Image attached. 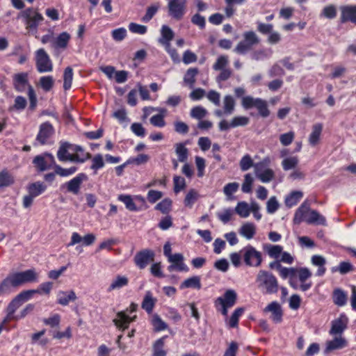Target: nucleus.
Returning a JSON list of instances; mask_svg holds the SVG:
<instances>
[{
	"label": "nucleus",
	"instance_id": "10",
	"mask_svg": "<svg viewBox=\"0 0 356 356\" xmlns=\"http://www.w3.org/2000/svg\"><path fill=\"white\" fill-rule=\"evenodd\" d=\"M35 64L40 73L49 72L53 70L52 62L44 49L35 51Z\"/></svg>",
	"mask_w": 356,
	"mask_h": 356
},
{
	"label": "nucleus",
	"instance_id": "53",
	"mask_svg": "<svg viewBox=\"0 0 356 356\" xmlns=\"http://www.w3.org/2000/svg\"><path fill=\"white\" fill-rule=\"evenodd\" d=\"M54 80L51 76H44L40 79L41 88L46 92L49 91L54 86Z\"/></svg>",
	"mask_w": 356,
	"mask_h": 356
},
{
	"label": "nucleus",
	"instance_id": "32",
	"mask_svg": "<svg viewBox=\"0 0 356 356\" xmlns=\"http://www.w3.org/2000/svg\"><path fill=\"white\" fill-rule=\"evenodd\" d=\"M202 287L200 277L199 276H193L185 280L181 284L180 289L193 288L200 289Z\"/></svg>",
	"mask_w": 356,
	"mask_h": 356
},
{
	"label": "nucleus",
	"instance_id": "40",
	"mask_svg": "<svg viewBox=\"0 0 356 356\" xmlns=\"http://www.w3.org/2000/svg\"><path fill=\"white\" fill-rule=\"evenodd\" d=\"M165 337L157 339L153 345V356H166V351L163 349Z\"/></svg>",
	"mask_w": 356,
	"mask_h": 356
},
{
	"label": "nucleus",
	"instance_id": "44",
	"mask_svg": "<svg viewBox=\"0 0 356 356\" xmlns=\"http://www.w3.org/2000/svg\"><path fill=\"white\" fill-rule=\"evenodd\" d=\"M105 163L103 156L101 154H95L92 158V164L90 169L94 171V174H97V171L104 167Z\"/></svg>",
	"mask_w": 356,
	"mask_h": 356
},
{
	"label": "nucleus",
	"instance_id": "64",
	"mask_svg": "<svg viewBox=\"0 0 356 356\" xmlns=\"http://www.w3.org/2000/svg\"><path fill=\"white\" fill-rule=\"evenodd\" d=\"M279 208V203L276 197L273 196L267 201L266 210L268 213H274Z\"/></svg>",
	"mask_w": 356,
	"mask_h": 356
},
{
	"label": "nucleus",
	"instance_id": "61",
	"mask_svg": "<svg viewBox=\"0 0 356 356\" xmlns=\"http://www.w3.org/2000/svg\"><path fill=\"white\" fill-rule=\"evenodd\" d=\"M129 29L131 32L134 33L143 35L147 33V27L145 25H141L131 22L129 25Z\"/></svg>",
	"mask_w": 356,
	"mask_h": 356
},
{
	"label": "nucleus",
	"instance_id": "60",
	"mask_svg": "<svg viewBox=\"0 0 356 356\" xmlns=\"http://www.w3.org/2000/svg\"><path fill=\"white\" fill-rule=\"evenodd\" d=\"M174 191L178 193L186 187L185 179L180 176H175L173 178Z\"/></svg>",
	"mask_w": 356,
	"mask_h": 356
},
{
	"label": "nucleus",
	"instance_id": "8",
	"mask_svg": "<svg viewBox=\"0 0 356 356\" xmlns=\"http://www.w3.org/2000/svg\"><path fill=\"white\" fill-rule=\"evenodd\" d=\"M243 254V259L246 266L258 267L262 262V255L255 248L248 245L243 248L241 252Z\"/></svg>",
	"mask_w": 356,
	"mask_h": 356
},
{
	"label": "nucleus",
	"instance_id": "6",
	"mask_svg": "<svg viewBox=\"0 0 356 356\" xmlns=\"http://www.w3.org/2000/svg\"><path fill=\"white\" fill-rule=\"evenodd\" d=\"M243 39L240 41L234 49V51L240 55H245L251 51L253 47L259 42L257 34L252 31H245L243 34Z\"/></svg>",
	"mask_w": 356,
	"mask_h": 356
},
{
	"label": "nucleus",
	"instance_id": "59",
	"mask_svg": "<svg viewBox=\"0 0 356 356\" xmlns=\"http://www.w3.org/2000/svg\"><path fill=\"white\" fill-rule=\"evenodd\" d=\"M165 316L175 323L179 322L181 319V316L178 311L172 307H168L166 309Z\"/></svg>",
	"mask_w": 356,
	"mask_h": 356
},
{
	"label": "nucleus",
	"instance_id": "29",
	"mask_svg": "<svg viewBox=\"0 0 356 356\" xmlns=\"http://www.w3.org/2000/svg\"><path fill=\"white\" fill-rule=\"evenodd\" d=\"M239 233L241 235L250 240L254 237L256 233L255 225L252 222H246L241 226Z\"/></svg>",
	"mask_w": 356,
	"mask_h": 356
},
{
	"label": "nucleus",
	"instance_id": "16",
	"mask_svg": "<svg viewBox=\"0 0 356 356\" xmlns=\"http://www.w3.org/2000/svg\"><path fill=\"white\" fill-rule=\"evenodd\" d=\"M168 260L171 263V264L168 267V270L170 272L175 270L185 272L188 270V266L184 262V256L182 254L175 253L173 256L169 257Z\"/></svg>",
	"mask_w": 356,
	"mask_h": 356
},
{
	"label": "nucleus",
	"instance_id": "14",
	"mask_svg": "<svg viewBox=\"0 0 356 356\" xmlns=\"http://www.w3.org/2000/svg\"><path fill=\"white\" fill-rule=\"evenodd\" d=\"M340 23L350 22L356 25V5L342 6L340 7Z\"/></svg>",
	"mask_w": 356,
	"mask_h": 356
},
{
	"label": "nucleus",
	"instance_id": "56",
	"mask_svg": "<svg viewBox=\"0 0 356 356\" xmlns=\"http://www.w3.org/2000/svg\"><path fill=\"white\" fill-rule=\"evenodd\" d=\"M127 160L129 164H136V165H140L147 163L149 160V156L147 154H140L137 156L130 157Z\"/></svg>",
	"mask_w": 356,
	"mask_h": 356
},
{
	"label": "nucleus",
	"instance_id": "31",
	"mask_svg": "<svg viewBox=\"0 0 356 356\" xmlns=\"http://www.w3.org/2000/svg\"><path fill=\"white\" fill-rule=\"evenodd\" d=\"M156 301V299L153 298L152 293L147 291L142 302L141 307L145 310L147 313L150 314L153 311Z\"/></svg>",
	"mask_w": 356,
	"mask_h": 356
},
{
	"label": "nucleus",
	"instance_id": "23",
	"mask_svg": "<svg viewBox=\"0 0 356 356\" xmlns=\"http://www.w3.org/2000/svg\"><path fill=\"white\" fill-rule=\"evenodd\" d=\"M348 345L347 341L341 337H334L332 340L326 342L325 353H329L334 350L342 349Z\"/></svg>",
	"mask_w": 356,
	"mask_h": 356
},
{
	"label": "nucleus",
	"instance_id": "20",
	"mask_svg": "<svg viewBox=\"0 0 356 356\" xmlns=\"http://www.w3.org/2000/svg\"><path fill=\"white\" fill-rule=\"evenodd\" d=\"M136 316L131 318L124 312H119L117 314V318L113 319L115 325L122 331L127 329L131 322L134 321Z\"/></svg>",
	"mask_w": 356,
	"mask_h": 356
},
{
	"label": "nucleus",
	"instance_id": "12",
	"mask_svg": "<svg viewBox=\"0 0 356 356\" xmlns=\"http://www.w3.org/2000/svg\"><path fill=\"white\" fill-rule=\"evenodd\" d=\"M187 0H170L168 3V14L173 19L180 20L186 13Z\"/></svg>",
	"mask_w": 356,
	"mask_h": 356
},
{
	"label": "nucleus",
	"instance_id": "24",
	"mask_svg": "<svg viewBox=\"0 0 356 356\" xmlns=\"http://www.w3.org/2000/svg\"><path fill=\"white\" fill-rule=\"evenodd\" d=\"M323 131V124L316 123L312 126V131L309 136V144L314 147L319 142L320 137Z\"/></svg>",
	"mask_w": 356,
	"mask_h": 356
},
{
	"label": "nucleus",
	"instance_id": "11",
	"mask_svg": "<svg viewBox=\"0 0 356 356\" xmlns=\"http://www.w3.org/2000/svg\"><path fill=\"white\" fill-rule=\"evenodd\" d=\"M68 142H60V145L57 152V157L60 161H67L83 163L88 160V156L81 158L79 154H71L68 153Z\"/></svg>",
	"mask_w": 356,
	"mask_h": 356
},
{
	"label": "nucleus",
	"instance_id": "42",
	"mask_svg": "<svg viewBox=\"0 0 356 356\" xmlns=\"http://www.w3.org/2000/svg\"><path fill=\"white\" fill-rule=\"evenodd\" d=\"M151 322L156 332L165 330L168 328L167 323L164 322L157 314H154L152 316Z\"/></svg>",
	"mask_w": 356,
	"mask_h": 356
},
{
	"label": "nucleus",
	"instance_id": "48",
	"mask_svg": "<svg viewBox=\"0 0 356 356\" xmlns=\"http://www.w3.org/2000/svg\"><path fill=\"white\" fill-rule=\"evenodd\" d=\"M73 79V70L72 67H67L65 68L63 74V88L65 90H69L72 86Z\"/></svg>",
	"mask_w": 356,
	"mask_h": 356
},
{
	"label": "nucleus",
	"instance_id": "35",
	"mask_svg": "<svg viewBox=\"0 0 356 356\" xmlns=\"http://www.w3.org/2000/svg\"><path fill=\"white\" fill-rule=\"evenodd\" d=\"M263 165L262 163H257L255 166L256 171H258L259 169V166ZM257 177L264 183H267L270 181L274 177V172L271 169H266L261 173L258 174L257 172Z\"/></svg>",
	"mask_w": 356,
	"mask_h": 356
},
{
	"label": "nucleus",
	"instance_id": "49",
	"mask_svg": "<svg viewBox=\"0 0 356 356\" xmlns=\"http://www.w3.org/2000/svg\"><path fill=\"white\" fill-rule=\"evenodd\" d=\"M40 293V290H34L29 289L26 291H22L19 294L16 296V297L20 300L22 304L24 303L26 301H29L32 298L34 294Z\"/></svg>",
	"mask_w": 356,
	"mask_h": 356
},
{
	"label": "nucleus",
	"instance_id": "63",
	"mask_svg": "<svg viewBox=\"0 0 356 356\" xmlns=\"http://www.w3.org/2000/svg\"><path fill=\"white\" fill-rule=\"evenodd\" d=\"M60 322V316L58 314H56L49 318L43 319V323L46 325H49L51 327H58L59 326Z\"/></svg>",
	"mask_w": 356,
	"mask_h": 356
},
{
	"label": "nucleus",
	"instance_id": "27",
	"mask_svg": "<svg viewBox=\"0 0 356 356\" xmlns=\"http://www.w3.org/2000/svg\"><path fill=\"white\" fill-rule=\"evenodd\" d=\"M118 200L125 204L126 209L130 211H138L142 209L140 207H138L134 200L130 195L121 194L118 197Z\"/></svg>",
	"mask_w": 356,
	"mask_h": 356
},
{
	"label": "nucleus",
	"instance_id": "1",
	"mask_svg": "<svg viewBox=\"0 0 356 356\" xmlns=\"http://www.w3.org/2000/svg\"><path fill=\"white\" fill-rule=\"evenodd\" d=\"M38 277V275L34 268L9 273L0 282V297L11 294L16 289L26 283L36 282ZM1 302L0 300V304Z\"/></svg>",
	"mask_w": 356,
	"mask_h": 356
},
{
	"label": "nucleus",
	"instance_id": "50",
	"mask_svg": "<svg viewBox=\"0 0 356 356\" xmlns=\"http://www.w3.org/2000/svg\"><path fill=\"white\" fill-rule=\"evenodd\" d=\"M353 266L348 261H341L337 267L332 268V272L339 271L341 275L347 274L348 273L353 270Z\"/></svg>",
	"mask_w": 356,
	"mask_h": 356
},
{
	"label": "nucleus",
	"instance_id": "54",
	"mask_svg": "<svg viewBox=\"0 0 356 356\" xmlns=\"http://www.w3.org/2000/svg\"><path fill=\"white\" fill-rule=\"evenodd\" d=\"M27 105V101L25 97L22 96H17L15 99L14 104L12 107L10 108V111L16 110V111H23Z\"/></svg>",
	"mask_w": 356,
	"mask_h": 356
},
{
	"label": "nucleus",
	"instance_id": "57",
	"mask_svg": "<svg viewBox=\"0 0 356 356\" xmlns=\"http://www.w3.org/2000/svg\"><path fill=\"white\" fill-rule=\"evenodd\" d=\"M13 183V179L8 172H0V188L8 186Z\"/></svg>",
	"mask_w": 356,
	"mask_h": 356
},
{
	"label": "nucleus",
	"instance_id": "62",
	"mask_svg": "<svg viewBox=\"0 0 356 356\" xmlns=\"http://www.w3.org/2000/svg\"><path fill=\"white\" fill-rule=\"evenodd\" d=\"M298 163V159L293 156L284 159L282 162V165L284 170H289L294 168L297 165Z\"/></svg>",
	"mask_w": 356,
	"mask_h": 356
},
{
	"label": "nucleus",
	"instance_id": "18",
	"mask_svg": "<svg viewBox=\"0 0 356 356\" xmlns=\"http://www.w3.org/2000/svg\"><path fill=\"white\" fill-rule=\"evenodd\" d=\"M265 312H271L270 318L275 323H280L282 321L283 312L280 303L277 301H273L264 308Z\"/></svg>",
	"mask_w": 356,
	"mask_h": 356
},
{
	"label": "nucleus",
	"instance_id": "45",
	"mask_svg": "<svg viewBox=\"0 0 356 356\" xmlns=\"http://www.w3.org/2000/svg\"><path fill=\"white\" fill-rule=\"evenodd\" d=\"M249 204L245 202H239L236 208L235 211L241 218H247L250 213V209Z\"/></svg>",
	"mask_w": 356,
	"mask_h": 356
},
{
	"label": "nucleus",
	"instance_id": "4",
	"mask_svg": "<svg viewBox=\"0 0 356 356\" xmlns=\"http://www.w3.org/2000/svg\"><path fill=\"white\" fill-rule=\"evenodd\" d=\"M257 282L259 287L265 288V293H276L279 289V284L276 277L271 273L261 270L259 271L257 278Z\"/></svg>",
	"mask_w": 356,
	"mask_h": 356
},
{
	"label": "nucleus",
	"instance_id": "38",
	"mask_svg": "<svg viewBox=\"0 0 356 356\" xmlns=\"http://www.w3.org/2000/svg\"><path fill=\"white\" fill-rule=\"evenodd\" d=\"M303 193L301 191H292L285 198V204L289 207H292L298 204L299 200L302 197Z\"/></svg>",
	"mask_w": 356,
	"mask_h": 356
},
{
	"label": "nucleus",
	"instance_id": "39",
	"mask_svg": "<svg viewBox=\"0 0 356 356\" xmlns=\"http://www.w3.org/2000/svg\"><path fill=\"white\" fill-rule=\"evenodd\" d=\"M223 104L225 115H231L234 112L235 107L234 97L229 95H225L223 99Z\"/></svg>",
	"mask_w": 356,
	"mask_h": 356
},
{
	"label": "nucleus",
	"instance_id": "26",
	"mask_svg": "<svg viewBox=\"0 0 356 356\" xmlns=\"http://www.w3.org/2000/svg\"><path fill=\"white\" fill-rule=\"evenodd\" d=\"M129 284V279L124 275H117L116 277L112 281L111 284L107 289L108 292H111L115 289H120Z\"/></svg>",
	"mask_w": 356,
	"mask_h": 356
},
{
	"label": "nucleus",
	"instance_id": "5",
	"mask_svg": "<svg viewBox=\"0 0 356 356\" xmlns=\"http://www.w3.org/2000/svg\"><path fill=\"white\" fill-rule=\"evenodd\" d=\"M237 293L233 289L227 290L222 296L217 298L214 306L223 316H227L228 309L232 307L236 302Z\"/></svg>",
	"mask_w": 356,
	"mask_h": 356
},
{
	"label": "nucleus",
	"instance_id": "19",
	"mask_svg": "<svg viewBox=\"0 0 356 356\" xmlns=\"http://www.w3.org/2000/svg\"><path fill=\"white\" fill-rule=\"evenodd\" d=\"M348 324V318L345 314H341L340 316L332 321V327L329 332L331 335L341 334L346 329Z\"/></svg>",
	"mask_w": 356,
	"mask_h": 356
},
{
	"label": "nucleus",
	"instance_id": "34",
	"mask_svg": "<svg viewBox=\"0 0 356 356\" xmlns=\"http://www.w3.org/2000/svg\"><path fill=\"white\" fill-rule=\"evenodd\" d=\"M175 153L177 155L179 161L186 162L188 157V149L186 147V143H179L175 144Z\"/></svg>",
	"mask_w": 356,
	"mask_h": 356
},
{
	"label": "nucleus",
	"instance_id": "7",
	"mask_svg": "<svg viewBox=\"0 0 356 356\" xmlns=\"http://www.w3.org/2000/svg\"><path fill=\"white\" fill-rule=\"evenodd\" d=\"M242 106L245 110L256 108L259 114L264 118L270 115V111L266 101L261 98H254L252 96L243 97L242 99Z\"/></svg>",
	"mask_w": 356,
	"mask_h": 356
},
{
	"label": "nucleus",
	"instance_id": "58",
	"mask_svg": "<svg viewBox=\"0 0 356 356\" xmlns=\"http://www.w3.org/2000/svg\"><path fill=\"white\" fill-rule=\"evenodd\" d=\"M269 77L283 76L285 74L284 69L277 63L274 64L268 70Z\"/></svg>",
	"mask_w": 356,
	"mask_h": 356
},
{
	"label": "nucleus",
	"instance_id": "3",
	"mask_svg": "<svg viewBox=\"0 0 356 356\" xmlns=\"http://www.w3.org/2000/svg\"><path fill=\"white\" fill-rule=\"evenodd\" d=\"M17 19H22L25 29L31 33H36L40 24L44 20V17L37 9L32 7L27 8L20 11Z\"/></svg>",
	"mask_w": 356,
	"mask_h": 356
},
{
	"label": "nucleus",
	"instance_id": "15",
	"mask_svg": "<svg viewBox=\"0 0 356 356\" xmlns=\"http://www.w3.org/2000/svg\"><path fill=\"white\" fill-rule=\"evenodd\" d=\"M54 129L52 124L49 122H45L40 125L39 131L37 134L35 140L40 145H45L47 140L54 134Z\"/></svg>",
	"mask_w": 356,
	"mask_h": 356
},
{
	"label": "nucleus",
	"instance_id": "47",
	"mask_svg": "<svg viewBox=\"0 0 356 356\" xmlns=\"http://www.w3.org/2000/svg\"><path fill=\"white\" fill-rule=\"evenodd\" d=\"M244 309L243 307L236 308L229 318L228 325L230 327H236L238 326L239 317L243 314Z\"/></svg>",
	"mask_w": 356,
	"mask_h": 356
},
{
	"label": "nucleus",
	"instance_id": "28",
	"mask_svg": "<svg viewBox=\"0 0 356 356\" xmlns=\"http://www.w3.org/2000/svg\"><path fill=\"white\" fill-rule=\"evenodd\" d=\"M33 163L38 172H44L51 168V164H48V161L44 154L37 155L33 159Z\"/></svg>",
	"mask_w": 356,
	"mask_h": 356
},
{
	"label": "nucleus",
	"instance_id": "17",
	"mask_svg": "<svg viewBox=\"0 0 356 356\" xmlns=\"http://www.w3.org/2000/svg\"><path fill=\"white\" fill-rule=\"evenodd\" d=\"M13 86L15 90L19 92H24L26 88H29L28 74L26 72L17 73L13 77Z\"/></svg>",
	"mask_w": 356,
	"mask_h": 356
},
{
	"label": "nucleus",
	"instance_id": "43",
	"mask_svg": "<svg viewBox=\"0 0 356 356\" xmlns=\"http://www.w3.org/2000/svg\"><path fill=\"white\" fill-rule=\"evenodd\" d=\"M22 305V302L19 299L15 296L8 304L6 312L7 316L8 318H14L13 314L16 312V310Z\"/></svg>",
	"mask_w": 356,
	"mask_h": 356
},
{
	"label": "nucleus",
	"instance_id": "21",
	"mask_svg": "<svg viewBox=\"0 0 356 356\" xmlns=\"http://www.w3.org/2000/svg\"><path fill=\"white\" fill-rule=\"evenodd\" d=\"M161 37L159 39V42L165 47V50L170 47V41L175 36L173 31L167 25H163L161 29Z\"/></svg>",
	"mask_w": 356,
	"mask_h": 356
},
{
	"label": "nucleus",
	"instance_id": "9",
	"mask_svg": "<svg viewBox=\"0 0 356 356\" xmlns=\"http://www.w3.org/2000/svg\"><path fill=\"white\" fill-rule=\"evenodd\" d=\"M88 177L86 173H79L70 181L60 185V190L65 189L67 192L77 195L80 193L81 187L83 181H86Z\"/></svg>",
	"mask_w": 356,
	"mask_h": 356
},
{
	"label": "nucleus",
	"instance_id": "13",
	"mask_svg": "<svg viewBox=\"0 0 356 356\" xmlns=\"http://www.w3.org/2000/svg\"><path fill=\"white\" fill-rule=\"evenodd\" d=\"M155 252L150 249H143L138 252L134 258V263L140 269H144L147 265L154 261Z\"/></svg>",
	"mask_w": 356,
	"mask_h": 356
},
{
	"label": "nucleus",
	"instance_id": "36",
	"mask_svg": "<svg viewBox=\"0 0 356 356\" xmlns=\"http://www.w3.org/2000/svg\"><path fill=\"white\" fill-rule=\"evenodd\" d=\"M199 70L197 67L189 68L184 77V81L191 88L194 87L195 83V76L197 75Z\"/></svg>",
	"mask_w": 356,
	"mask_h": 356
},
{
	"label": "nucleus",
	"instance_id": "30",
	"mask_svg": "<svg viewBox=\"0 0 356 356\" xmlns=\"http://www.w3.org/2000/svg\"><path fill=\"white\" fill-rule=\"evenodd\" d=\"M29 193L31 194L33 197H38L42 193H43L46 189L47 186L42 182L36 181L32 184H30L27 188Z\"/></svg>",
	"mask_w": 356,
	"mask_h": 356
},
{
	"label": "nucleus",
	"instance_id": "33",
	"mask_svg": "<svg viewBox=\"0 0 356 356\" xmlns=\"http://www.w3.org/2000/svg\"><path fill=\"white\" fill-rule=\"evenodd\" d=\"M332 298L335 305L341 307L347 302V294L341 289H336L333 291Z\"/></svg>",
	"mask_w": 356,
	"mask_h": 356
},
{
	"label": "nucleus",
	"instance_id": "52",
	"mask_svg": "<svg viewBox=\"0 0 356 356\" xmlns=\"http://www.w3.org/2000/svg\"><path fill=\"white\" fill-rule=\"evenodd\" d=\"M207 114V111L201 106H197L193 107L191 110L190 113L191 117L197 120H201L204 118Z\"/></svg>",
	"mask_w": 356,
	"mask_h": 356
},
{
	"label": "nucleus",
	"instance_id": "55",
	"mask_svg": "<svg viewBox=\"0 0 356 356\" xmlns=\"http://www.w3.org/2000/svg\"><path fill=\"white\" fill-rule=\"evenodd\" d=\"M229 60L228 57L227 56H220L217 58L216 63L213 65V69L216 71H220L226 69Z\"/></svg>",
	"mask_w": 356,
	"mask_h": 356
},
{
	"label": "nucleus",
	"instance_id": "37",
	"mask_svg": "<svg viewBox=\"0 0 356 356\" xmlns=\"http://www.w3.org/2000/svg\"><path fill=\"white\" fill-rule=\"evenodd\" d=\"M172 201L167 197L159 202L154 209L161 211L163 214L168 215L172 210Z\"/></svg>",
	"mask_w": 356,
	"mask_h": 356
},
{
	"label": "nucleus",
	"instance_id": "22",
	"mask_svg": "<svg viewBox=\"0 0 356 356\" xmlns=\"http://www.w3.org/2000/svg\"><path fill=\"white\" fill-rule=\"evenodd\" d=\"M76 295L72 290L68 291H60L58 292L57 295V303L63 306H66L70 302H73L76 300Z\"/></svg>",
	"mask_w": 356,
	"mask_h": 356
},
{
	"label": "nucleus",
	"instance_id": "46",
	"mask_svg": "<svg viewBox=\"0 0 356 356\" xmlns=\"http://www.w3.org/2000/svg\"><path fill=\"white\" fill-rule=\"evenodd\" d=\"M54 170L56 173L60 177H69L74 174L78 170V168L72 166L69 168H63L59 165H54Z\"/></svg>",
	"mask_w": 356,
	"mask_h": 356
},
{
	"label": "nucleus",
	"instance_id": "2",
	"mask_svg": "<svg viewBox=\"0 0 356 356\" xmlns=\"http://www.w3.org/2000/svg\"><path fill=\"white\" fill-rule=\"evenodd\" d=\"M302 221L309 225H327L325 218L316 210H310L309 204L307 201L298 207L294 214V224L299 225Z\"/></svg>",
	"mask_w": 356,
	"mask_h": 356
},
{
	"label": "nucleus",
	"instance_id": "51",
	"mask_svg": "<svg viewBox=\"0 0 356 356\" xmlns=\"http://www.w3.org/2000/svg\"><path fill=\"white\" fill-rule=\"evenodd\" d=\"M199 195L195 189H191L186 194L184 199L186 207L191 208L195 201L198 199Z\"/></svg>",
	"mask_w": 356,
	"mask_h": 356
},
{
	"label": "nucleus",
	"instance_id": "41",
	"mask_svg": "<svg viewBox=\"0 0 356 356\" xmlns=\"http://www.w3.org/2000/svg\"><path fill=\"white\" fill-rule=\"evenodd\" d=\"M264 250L267 251L270 257L277 259L282 252V247L279 245L267 244L264 246Z\"/></svg>",
	"mask_w": 356,
	"mask_h": 356
},
{
	"label": "nucleus",
	"instance_id": "25",
	"mask_svg": "<svg viewBox=\"0 0 356 356\" xmlns=\"http://www.w3.org/2000/svg\"><path fill=\"white\" fill-rule=\"evenodd\" d=\"M70 39V35L67 32H63L52 41L51 46L55 49H65L67 47Z\"/></svg>",
	"mask_w": 356,
	"mask_h": 356
}]
</instances>
